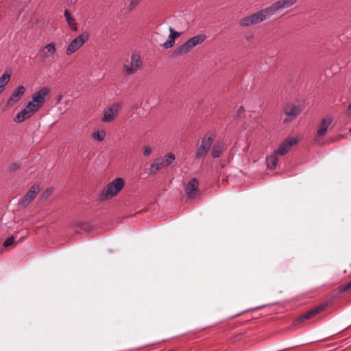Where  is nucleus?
<instances>
[{"instance_id":"nucleus-1","label":"nucleus","mask_w":351,"mask_h":351,"mask_svg":"<svg viewBox=\"0 0 351 351\" xmlns=\"http://www.w3.org/2000/svg\"><path fill=\"white\" fill-rule=\"evenodd\" d=\"M271 17V16L267 9V7H266L241 18L239 21V25L241 27H247L252 25L259 24L270 19Z\"/></svg>"},{"instance_id":"nucleus-2","label":"nucleus","mask_w":351,"mask_h":351,"mask_svg":"<svg viewBox=\"0 0 351 351\" xmlns=\"http://www.w3.org/2000/svg\"><path fill=\"white\" fill-rule=\"evenodd\" d=\"M271 17V16L267 9V7H266L241 18L239 21V25L241 27H247L252 25L259 24L270 19Z\"/></svg>"},{"instance_id":"nucleus-3","label":"nucleus","mask_w":351,"mask_h":351,"mask_svg":"<svg viewBox=\"0 0 351 351\" xmlns=\"http://www.w3.org/2000/svg\"><path fill=\"white\" fill-rule=\"evenodd\" d=\"M206 39L205 34L193 36L177 47L173 52L174 57L182 56L189 53L195 47L202 44Z\"/></svg>"},{"instance_id":"nucleus-4","label":"nucleus","mask_w":351,"mask_h":351,"mask_svg":"<svg viewBox=\"0 0 351 351\" xmlns=\"http://www.w3.org/2000/svg\"><path fill=\"white\" fill-rule=\"evenodd\" d=\"M124 186V180L121 178H117L108 184L101 191L100 199L108 200L115 196Z\"/></svg>"},{"instance_id":"nucleus-5","label":"nucleus","mask_w":351,"mask_h":351,"mask_svg":"<svg viewBox=\"0 0 351 351\" xmlns=\"http://www.w3.org/2000/svg\"><path fill=\"white\" fill-rule=\"evenodd\" d=\"M215 134L206 133L202 138L200 145L197 147L195 152L196 158H204L208 154L215 139Z\"/></svg>"},{"instance_id":"nucleus-6","label":"nucleus","mask_w":351,"mask_h":351,"mask_svg":"<svg viewBox=\"0 0 351 351\" xmlns=\"http://www.w3.org/2000/svg\"><path fill=\"white\" fill-rule=\"evenodd\" d=\"M89 36V34L84 32L72 40L66 49V55L70 56L81 48L88 40Z\"/></svg>"},{"instance_id":"nucleus-7","label":"nucleus","mask_w":351,"mask_h":351,"mask_svg":"<svg viewBox=\"0 0 351 351\" xmlns=\"http://www.w3.org/2000/svg\"><path fill=\"white\" fill-rule=\"evenodd\" d=\"M175 159L176 158L174 154L171 153L166 154L162 158H156L151 165V173H155L160 169H161L162 167L169 166L175 160Z\"/></svg>"},{"instance_id":"nucleus-8","label":"nucleus","mask_w":351,"mask_h":351,"mask_svg":"<svg viewBox=\"0 0 351 351\" xmlns=\"http://www.w3.org/2000/svg\"><path fill=\"white\" fill-rule=\"evenodd\" d=\"M142 66V61L140 56L134 53L131 56V61L130 63L124 64L123 66V73L125 75L128 76L135 73Z\"/></svg>"},{"instance_id":"nucleus-9","label":"nucleus","mask_w":351,"mask_h":351,"mask_svg":"<svg viewBox=\"0 0 351 351\" xmlns=\"http://www.w3.org/2000/svg\"><path fill=\"white\" fill-rule=\"evenodd\" d=\"M333 121V117L330 115H328L323 118L317 127V131L315 136V141L321 144L320 138L325 136L327 133L329 126Z\"/></svg>"},{"instance_id":"nucleus-10","label":"nucleus","mask_w":351,"mask_h":351,"mask_svg":"<svg viewBox=\"0 0 351 351\" xmlns=\"http://www.w3.org/2000/svg\"><path fill=\"white\" fill-rule=\"evenodd\" d=\"M121 108V104L119 103H114L108 108L104 109L103 112V117L101 121L104 123H110L114 121L118 115L119 110Z\"/></svg>"},{"instance_id":"nucleus-11","label":"nucleus","mask_w":351,"mask_h":351,"mask_svg":"<svg viewBox=\"0 0 351 351\" xmlns=\"http://www.w3.org/2000/svg\"><path fill=\"white\" fill-rule=\"evenodd\" d=\"M302 108L300 106L287 104L284 108V112L287 117L284 119L283 122L288 123L292 121L302 112Z\"/></svg>"},{"instance_id":"nucleus-12","label":"nucleus","mask_w":351,"mask_h":351,"mask_svg":"<svg viewBox=\"0 0 351 351\" xmlns=\"http://www.w3.org/2000/svg\"><path fill=\"white\" fill-rule=\"evenodd\" d=\"M298 0H279L270 5L267 6V9L271 14V16L278 12L280 10L288 8L295 3Z\"/></svg>"},{"instance_id":"nucleus-13","label":"nucleus","mask_w":351,"mask_h":351,"mask_svg":"<svg viewBox=\"0 0 351 351\" xmlns=\"http://www.w3.org/2000/svg\"><path fill=\"white\" fill-rule=\"evenodd\" d=\"M40 191V186L38 184H34L30 189L25 193L23 198L19 202L20 208H26L30 202L36 197Z\"/></svg>"},{"instance_id":"nucleus-14","label":"nucleus","mask_w":351,"mask_h":351,"mask_svg":"<svg viewBox=\"0 0 351 351\" xmlns=\"http://www.w3.org/2000/svg\"><path fill=\"white\" fill-rule=\"evenodd\" d=\"M199 182L196 178H192L185 188L186 195L189 199H193L199 195Z\"/></svg>"},{"instance_id":"nucleus-15","label":"nucleus","mask_w":351,"mask_h":351,"mask_svg":"<svg viewBox=\"0 0 351 351\" xmlns=\"http://www.w3.org/2000/svg\"><path fill=\"white\" fill-rule=\"evenodd\" d=\"M298 140L295 137H288L282 143L280 144L276 153H278L280 156L286 154L293 145L298 143Z\"/></svg>"},{"instance_id":"nucleus-16","label":"nucleus","mask_w":351,"mask_h":351,"mask_svg":"<svg viewBox=\"0 0 351 351\" xmlns=\"http://www.w3.org/2000/svg\"><path fill=\"white\" fill-rule=\"evenodd\" d=\"M327 306V303H323L317 307L313 308L311 311L306 312L303 315H302L299 318L295 320V322H302L306 319H311V317L315 316L317 314L323 311Z\"/></svg>"},{"instance_id":"nucleus-17","label":"nucleus","mask_w":351,"mask_h":351,"mask_svg":"<svg viewBox=\"0 0 351 351\" xmlns=\"http://www.w3.org/2000/svg\"><path fill=\"white\" fill-rule=\"evenodd\" d=\"M25 91V88L23 86H19L14 90L11 96L10 97L7 105L8 106H14L16 102L19 101V99L24 95Z\"/></svg>"},{"instance_id":"nucleus-18","label":"nucleus","mask_w":351,"mask_h":351,"mask_svg":"<svg viewBox=\"0 0 351 351\" xmlns=\"http://www.w3.org/2000/svg\"><path fill=\"white\" fill-rule=\"evenodd\" d=\"M49 89L47 87H43L32 96V100L40 107L45 102V97L49 94Z\"/></svg>"},{"instance_id":"nucleus-19","label":"nucleus","mask_w":351,"mask_h":351,"mask_svg":"<svg viewBox=\"0 0 351 351\" xmlns=\"http://www.w3.org/2000/svg\"><path fill=\"white\" fill-rule=\"evenodd\" d=\"M56 51L54 43H49L43 47L39 51V57L42 60H45L48 57L55 53Z\"/></svg>"},{"instance_id":"nucleus-20","label":"nucleus","mask_w":351,"mask_h":351,"mask_svg":"<svg viewBox=\"0 0 351 351\" xmlns=\"http://www.w3.org/2000/svg\"><path fill=\"white\" fill-rule=\"evenodd\" d=\"M169 39L162 45L164 48L167 49L173 47L175 43V40L182 34L181 32H176L171 27L169 28Z\"/></svg>"},{"instance_id":"nucleus-21","label":"nucleus","mask_w":351,"mask_h":351,"mask_svg":"<svg viewBox=\"0 0 351 351\" xmlns=\"http://www.w3.org/2000/svg\"><path fill=\"white\" fill-rule=\"evenodd\" d=\"M224 144L222 141H217L212 147L211 156L214 158H219L223 152Z\"/></svg>"},{"instance_id":"nucleus-22","label":"nucleus","mask_w":351,"mask_h":351,"mask_svg":"<svg viewBox=\"0 0 351 351\" xmlns=\"http://www.w3.org/2000/svg\"><path fill=\"white\" fill-rule=\"evenodd\" d=\"M32 115V114L27 110L26 108H25L16 115L14 118V121L15 123H22L25 120L31 117Z\"/></svg>"},{"instance_id":"nucleus-23","label":"nucleus","mask_w":351,"mask_h":351,"mask_svg":"<svg viewBox=\"0 0 351 351\" xmlns=\"http://www.w3.org/2000/svg\"><path fill=\"white\" fill-rule=\"evenodd\" d=\"M64 16H65L66 21L70 29L73 32H76L77 30V25L76 24L75 20L72 17L69 11L65 10L64 12Z\"/></svg>"},{"instance_id":"nucleus-24","label":"nucleus","mask_w":351,"mask_h":351,"mask_svg":"<svg viewBox=\"0 0 351 351\" xmlns=\"http://www.w3.org/2000/svg\"><path fill=\"white\" fill-rule=\"evenodd\" d=\"M278 155H279L278 153H276V151H275L272 154L267 157L266 162L269 168L274 169L276 167L278 162Z\"/></svg>"},{"instance_id":"nucleus-25","label":"nucleus","mask_w":351,"mask_h":351,"mask_svg":"<svg viewBox=\"0 0 351 351\" xmlns=\"http://www.w3.org/2000/svg\"><path fill=\"white\" fill-rule=\"evenodd\" d=\"M10 77H11L10 71H6L3 73V74L0 77V88H2V90H4L5 86L10 81Z\"/></svg>"},{"instance_id":"nucleus-26","label":"nucleus","mask_w":351,"mask_h":351,"mask_svg":"<svg viewBox=\"0 0 351 351\" xmlns=\"http://www.w3.org/2000/svg\"><path fill=\"white\" fill-rule=\"evenodd\" d=\"M25 108L33 114L40 106L32 100L27 104Z\"/></svg>"},{"instance_id":"nucleus-27","label":"nucleus","mask_w":351,"mask_h":351,"mask_svg":"<svg viewBox=\"0 0 351 351\" xmlns=\"http://www.w3.org/2000/svg\"><path fill=\"white\" fill-rule=\"evenodd\" d=\"M92 136L94 139L98 141H102L106 136V132L105 130H100V131H96L94 132L92 134Z\"/></svg>"},{"instance_id":"nucleus-28","label":"nucleus","mask_w":351,"mask_h":351,"mask_svg":"<svg viewBox=\"0 0 351 351\" xmlns=\"http://www.w3.org/2000/svg\"><path fill=\"white\" fill-rule=\"evenodd\" d=\"M339 292L341 293L351 291V281L346 284L341 285L339 287Z\"/></svg>"},{"instance_id":"nucleus-29","label":"nucleus","mask_w":351,"mask_h":351,"mask_svg":"<svg viewBox=\"0 0 351 351\" xmlns=\"http://www.w3.org/2000/svg\"><path fill=\"white\" fill-rule=\"evenodd\" d=\"M53 188H49L47 189L43 194L41 197L44 199H47L53 193Z\"/></svg>"},{"instance_id":"nucleus-30","label":"nucleus","mask_w":351,"mask_h":351,"mask_svg":"<svg viewBox=\"0 0 351 351\" xmlns=\"http://www.w3.org/2000/svg\"><path fill=\"white\" fill-rule=\"evenodd\" d=\"M14 242V237H10L8 238L3 243V245L5 247H9L12 245Z\"/></svg>"},{"instance_id":"nucleus-31","label":"nucleus","mask_w":351,"mask_h":351,"mask_svg":"<svg viewBox=\"0 0 351 351\" xmlns=\"http://www.w3.org/2000/svg\"><path fill=\"white\" fill-rule=\"evenodd\" d=\"M250 117L254 119L256 123L260 122V117L258 113L256 112L255 111H252L250 113Z\"/></svg>"},{"instance_id":"nucleus-32","label":"nucleus","mask_w":351,"mask_h":351,"mask_svg":"<svg viewBox=\"0 0 351 351\" xmlns=\"http://www.w3.org/2000/svg\"><path fill=\"white\" fill-rule=\"evenodd\" d=\"M152 152V149L149 146H146L144 147L143 154L145 156H149Z\"/></svg>"},{"instance_id":"nucleus-33","label":"nucleus","mask_w":351,"mask_h":351,"mask_svg":"<svg viewBox=\"0 0 351 351\" xmlns=\"http://www.w3.org/2000/svg\"><path fill=\"white\" fill-rule=\"evenodd\" d=\"M142 0H131L130 4V9H132L133 8L136 7L137 5L139 4V3Z\"/></svg>"},{"instance_id":"nucleus-34","label":"nucleus","mask_w":351,"mask_h":351,"mask_svg":"<svg viewBox=\"0 0 351 351\" xmlns=\"http://www.w3.org/2000/svg\"><path fill=\"white\" fill-rule=\"evenodd\" d=\"M19 165H17L16 163L12 164L9 166V169L10 171H15L17 169H19Z\"/></svg>"},{"instance_id":"nucleus-35","label":"nucleus","mask_w":351,"mask_h":351,"mask_svg":"<svg viewBox=\"0 0 351 351\" xmlns=\"http://www.w3.org/2000/svg\"><path fill=\"white\" fill-rule=\"evenodd\" d=\"M81 228H82V230H88V229H89V226H88V223H83V224L82 225Z\"/></svg>"},{"instance_id":"nucleus-36","label":"nucleus","mask_w":351,"mask_h":351,"mask_svg":"<svg viewBox=\"0 0 351 351\" xmlns=\"http://www.w3.org/2000/svg\"><path fill=\"white\" fill-rule=\"evenodd\" d=\"M244 112V108L242 106L239 107L237 109V113L238 114H242Z\"/></svg>"},{"instance_id":"nucleus-37","label":"nucleus","mask_w":351,"mask_h":351,"mask_svg":"<svg viewBox=\"0 0 351 351\" xmlns=\"http://www.w3.org/2000/svg\"><path fill=\"white\" fill-rule=\"evenodd\" d=\"M347 113H348V115L351 116V103L348 106V110H347Z\"/></svg>"},{"instance_id":"nucleus-38","label":"nucleus","mask_w":351,"mask_h":351,"mask_svg":"<svg viewBox=\"0 0 351 351\" xmlns=\"http://www.w3.org/2000/svg\"><path fill=\"white\" fill-rule=\"evenodd\" d=\"M3 91V90H2V88H0V93H2Z\"/></svg>"}]
</instances>
